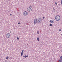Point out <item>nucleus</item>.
Returning a JSON list of instances; mask_svg holds the SVG:
<instances>
[{
	"label": "nucleus",
	"instance_id": "nucleus-1",
	"mask_svg": "<svg viewBox=\"0 0 62 62\" xmlns=\"http://www.w3.org/2000/svg\"><path fill=\"white\" fill-rule=\"evenodd\" d=\"M55 19L57 21H59L60 20V17L58 15L56 16L55 17Z\"/></svg>",
	"mask_w": 62,
	"mask_h": 62
},
{
	"label": "nucleus",
	"instance_id": "nucleus-2",
	"mask_svg": "<svg viewBox=\"0 0 62 62\" xmlns=\"http://www.w3.org/2000/svg\"><path fill=\"white\" fill-rule=\"evenodd\" d=\"M33 9V8L32 7L30 6L28 7L27 8V11L29 12H30V11H31Z\"/></svg>",
	"mask_w": 62,
	"mask_h": 62
},
{
	"label": "nucleus",
	"instance_id": "nucleus-3",
	"mask_svg": "<svg viewBox=\"0 0 62 62\" xmlns=\"http://www.w3.org/2000/svg\"><path fill=\"white\" fill-rule=\"evenodd\" d=\"M37 22H38V23H41L42 22V18L41 17H39L37 20Z\"/></svg>",
	"mask_w": 62,
	"mask_h": 62
},
{
	"label": "nucleus",
	"instance_id": "nucleus-4",
	"mask_svg": "<svg viewBox=\"0 0 62 62\" xmlns=\"http://www.w3.org/2000/svg\"><path fill=\"white\" fill-rule=\"evenodd\" d=\"M6 38H7V39L9 38V37H10V34L9 33H8L6 35Z\"/></svg>",
	"mask_w": 62,
	"mask_h": 62
},
{
	"label": "nucleus",
	"instance_id": "nucleus-5",
	"mask_svg": "<svg viewBox=\"0 0 62 62\" xmlns=\"http://www.w3.org/2000/svg\"><path fill=\"white\" fill-rule=\"evenodd\" d=\"M28 13L26 12V11H25L23 13V15H24V16H27V15H28Z\"/></svg>",
	"mask_w": 62,
	"mask_h": 62
},
{
	"label": "nucleus",
	"instance_id": "nucleus-6",
	"mask_svg": "<svg viewBox=\"0 0 62 62\" xmlns=\"http://www.w3.org/2000/svg\"><path fill=\"white\" fill-rule=\"evenodd\" d=\"M37 19L36 18L34 20V24H36L37 23Z\"/></svg>",
	"mask_w": 62,
	"mask_h": 62
},
{
	"label": "nucleus",
	"instance_id": "nucleus-7",
	"mask_svg": "<svg viewBox=\"0 0 62 62\" xmlns=\"http://www.w3.org/2000/svg\"><path fill=\"white\" fill-rule=\"evenodd\" d=\"M49 22L52 23H53V20H50Z\"/></svg>",
	"mask_w": 62,
	"mask_h": 62
},
{
	"label": "nucleus",
	"instance_id": "nucleus-8",
	"mask_svg": "<svg viewBox=\"0 0 62 62\" xmlns=\"http://www.w3.org/2000/svg\"><path fill=\"white\" fill-rule=\"evenodd\" d=\"M28 56V55L26 56L25 55V56H23V57H25V58H26V57H27Z\"/></svg>",
	"mask_w": 62,
	"mask_h": 62
},
{
	"label": "nucleus",
	"instance_id": "nucleus-9",
	"mask_svg": "<svg viewBox=\"0 0 62 62\" xmlns=\"http://www.w3.org/2000/svg\"><path fill=\"white\" fill-rule=\"evenodd\" d=\"M59 62H62V59H60L59 60Z\"/></svg>",
	"mask_w": 62,
	"mask_h": 62
},
{
	"label": "nucleus",
	"instance_id": "nucleus-10",
	"mask_svg": "<svg viewBox=\"0 0 62 62\" xmlns=\"http://www.w3.org/2000/svg\"><path fill=\"white\" fill-rule=\"evenodd\" d=\"M39 31H38L37 32V34H39Z\"/></svg>",
	"mask_w": 62,
	"mask_h": 62
},
{
	"label": "nucleus",
	"instance_id": "nucleus-11",
	"mask_svg": "<svg viewBox=\"0 0 62 62\" xmlns=\"http://www.w3.org/2000/svg\"><path fill=\"white\" fill-rule=\"evenodd\" d=\"M37 40L38 41H39V38L38 37L37 38Z\"/></svg>",
	"mask_w": 62,
	"mask_h": 62
},
{
	"label": "nucleus",
	"instance_id": "nucleus-12",
	"mask_svg": "<svg viewBox=\"0 0 62 62\" xmlns=\"http://www.w3.org/2000/svg\"><path fill=\"white\" fill-rule=\"evenodd\" d=\"M8 59V57L7 56L6 57V59Z\"/></svg>",
	"mask_w": 62,
	"mask_h": 62
},
{
	"label": "nucleus",
	"instance_id": "nucleus-13",
	"mask_svg": "<svg viewBox=\"0 0 62 62\" xmlns=\"http://www.w3.org/2000/svg\"><path fill=\"white\" fill-rule=\"evenodd\" d=\"M49 25L50 26H52V24H51Z\"/></svg>",
	"mask_w": 62,
	"mask_h": 62
},
{
	"label": "nucleus",
	"instance_id": "nucleus-14",
	"mask_svg": "<svg viewBox=\"0 0 62 62\" xmlns=\"http://www.w3.org/2000/svg\"><path fill=\"white\" fill-rule=\"evenodd\" d=\"M23 51H24V50H23L22 51V52H21V53H23Z\"/></svg>",
	"mask_w": 62,
	"mask_h": 62
},
{
	"label": "nucleus",
	"instance_id": "nucleus-15",
	"mask_svg": "<svg viewBox=\"0 0 62 62\" xmlns=\"http://www.w3.org/2000/svg\"><path fill=\"white\" fill-rule=\"evenodd\" d=\"M21 56H22V55H23V53H21Z\"/></svg>",
	"mask_w": 62,
	"mask_h": 62
},
{
	"label": "nucleus",
	"instance_id": "nucleus-16",
	"mask_svg": "<svg viewBox=\"0 0 62 62\" xmlns=\"http://www.w3.org/2000/svg\"><path fill=\"white\" fill-rule=\"evenodd\" d=\"M60 59H62V56H61Z\"/></svg>",
	"mask_w": 62,
	"mask_h": 62
},
{
	"label": "nucleus",
	"instance_id": "nucleus-17",
	"mask_svg": "<svg viewBox=\"0 0 62 62\" xmlns=\"http://www.w3.org/2000/svg\"><path fill=\"white\" fill-rule=\"evenodd\" d=\"M17 39L18 40H19V37H17Z\"/></svg>",
	"mask_w": 62,
	"mask_h": 62
},
{
	"label": "nucleus",
	"instance_id": "nucleus-18",
	"mask_svg": "<svg viewBox=\"0 0 62 62\" xmlns=\"http://www.w3.org/2000/svg\"><path fill=\"white\" fill-rule=\"evenodd\" d=\"M55 4L56 5H57V3H56V2H55Z\"/></svg>",
	"mask_w": 62,
	"mask_h": 62
},
{
	"label": "nucleus",
	"instance_id": "nucleus-19",
	"mask_svg": "<svg viewBox=\"0 0 62 62\" xmlns=\"http://www.w3.org/2000/svg\"><path fill=\"white\" fill-rule=\"evenodd\" d=\"M61 4L62 5V0H61Z\"/></svg>",
	"mask_w": 62,
	"mask_h": 62
},
{
	"label": "nucleus",
	"instance_id": "nucleus-20",
	"mask_svg": "<svg viewBox=\"0 0 62 62\" xmlns=\"http://www.w3.org/2000/svg\"><path fill=\"white\" fill-rule=\"evenodd\" d=\"M61 31V29H60L59 30V31Z\"/></svg>",
	"mask_w": 62,
	"mask_h": 62
},
{
	"label": "nucleus",
	"instance_id": "nucleus-21",
	"mask_svg": "<svg viewBox=\"0 0 62 62\" xmlns=\"http://www.w3.org/2000/svg\"><path fill=\"white\" fill-rule=\"evenodd\" d=\"M44 18H45V17H43V19H44Z\"/></svg>",
	"mask_w": 62,
	"mask_h": 62
},
{
	"label": "nucleus",
	"instance_id": "nucleus-22",
	"mask_svg": "<svg viewBox=\"0 0 62 62\" xmlns=\"http://www.w3.org/2000/svg\"><path fill=\"white\" fill-rule=\"evenodd\" d=\"M18 24H20V22L18 23Z\"/></svg>",
	"mask_w": 62,
	"mask_h": 62
},
{
	"label": "nucleus",
	"instance_id": "nucleus-23",
	"mask_svg": "<svg viewBox=\"0 0 62 62\" xmlns=\"http://www.w3.org/2000/svg\"><path fill=\"white\" fill-rule=\"evenodd\" d=\"M10 16H11V15H12L11 14H10Z\"/></svg>",
	"mask_w": 62,
	"mask_h": 62
},
{
	"label": "nucleus",
	"instance_id": "nucleus-24",
	"mask_svg": "<svg viewBox=\"0 0 62 62\" xmlns=\"http://www.w3.org/2000/svg\"><path fill=\"white\" fill-rule=\"evenodd\" d=\"M53 9H54H54H54V8H53Z\"/></svg>",
	"mask_w": 62,
	"mask_h": 62
},
{
	"label": "nucleus",
	"instance_id": "nucleus-25",
	"mask_svg": "<svg viewBox=\"0 0 62 62\" xmlns=\"http://www.w3.org/2000/svg\"><path fill=\"white\" fill-rule=\"evenodd\" d=\"M10 33H11V31H10Z\"/></svg>",
	"mask_w": 62,
	"mask_h": 62
},
{
	"label": "nucleus",
	"instance_id": "nucleus-26",
	"mask_svg": "<svg viewBox=\"0 0 62 62\" xmlns=\"http://www.w3.org/2000/svg\"><path fill=\"white\" fill-rule=\"evenodd\" d=\"M9 0V1H10V0Z\"/></svg>",
	"mask_w": 62,
	"mask_h": 62
}]
</instances>
